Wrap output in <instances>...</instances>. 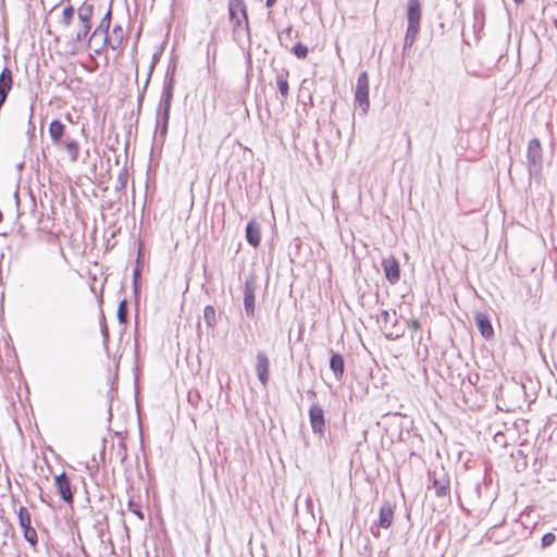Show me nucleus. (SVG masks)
Wrapping results in <instances>:
<instances>
[{"instance_id": "35", "label": "nucleus", "mask_w": 557, "mask_h": 557, "mask_svg": "<svg viewBox=\"0 0 557 557\" xmlns=\"http://www.w3.org/2000/svg\"><path fill=\"white\" fill-rule=\"evenodd\" d=\"M126 184H127V172H126V170H122L116 177L114 188L116 191H121L126 187Z\"/></svg>"}, {"instance_id": "48", "label": "nucleus", "mask_w": 557, "mask_h": 557, "mask_svg": "<svg viewBox=\"0 0 557 557\" xmlns=\"http://www.w3.org/2000/svg\"><path fill=\"white\" fill-rule=\"evenodd\" d=\"M407 147H408V150H410V148H411V140H410V138H408Z\"/></svg>"}, {"instance_id": "31", "label": "nucleus", "mask_w": 557, "mask_h": 557, "mask_svg": "<svg viewBox=\"0 0 557 557\" xmlns=\"http://www.w3.org/2000/svg\"><path fill=\"white\" fill-rule=\"evenodd\" d=\"M116 315L120 324H125L127 322L128 309L126 299H122L120 301Z\"/></svg>"}, {"instance_id": "36", "label": "nucleus", "mask_w": 557, "mask_h": 557, "mask_svg": "<svg viewBox=\"0 0 557 557\" xmlns=\"http://www.w3.org/2000/svg\"><path fill=\"white\" fill-rule=\"evenodd\" d=\"M127 508L131 512H133L135 516H137L140 520H144V513L140 509V505L133 502L132 499L127 503Z\"/></svg>"}, {"instance_id": "47", "label": "nucleus", "mask_w": 557, "mask_h": 557, "mask_svg": "<svg viewBox=\"0 0 557 557\" xmlns=\"http://www.w3.org/2000/svg\"><path fill=\"white\" fill-rule=\"evenodd\" d=\"M513 527L517 529H522V525L518 523L517 521L513 522Z\"/></svg>"}, {"instance_id": "44", "label": "nucleus", "mask_w": 557, "mask_h": 557, "mask_svg": "<svg viewBox=\"0 0 557 557\" xmlns=\"http://www.w3.org/2000/svg\"><path fill=\"white\" fill-rule=\"evenodd\" d=\"M401 334L398 332L391 331L388 334H386L387 338H398Z\"/></svg>"}, {"instance_id": "15", "label": "nucleus", "mask_w": 557, "mask_h": 557, "mask_svg": "<svg viewBox=\"0 0 557 557\" xmlns=\"http://www.w3.org/2000/svg\"><path fill=\"white\" fill-rule=\"evenodd\" d=\"M111 7L106 12L104 16L100 21L99 25L96 27V29L91 33V35L88 38V42H91L92 40H97L98 36L101 35L104 37L107 34H109L110 25H111Z\"/></svg>"}, {"instance_id": "43", "label": "nucleus", "mask_w": 557, "mask_h": 557, "mask_svg": "<svg viewBox=\"0 0 557 557\" xmlns=\"http://www.w3.org/2000/svg\"><path fill=\"white\" fill-rule=\"evenodd\" d=\"M8 95L7 92H3V91H0V108L4 104L7 98H8Z\"/></svg>"}, {"instance_id": "34", "label": "nucleus", "mask_w": 557, "mask_h": 557, "mask_svg": "<svg viewBox=\"0 0 557 557\" xmlns=\"http://www.w3.org/2000/svg\"><path fill=\"white\" fill-rule=\"evenodd\" d=\"M290 50L298 59H306L309 52L308 47L302 42L295 44Z\"/></svg>"}, {"instance_id": "37", "label": "nucleus", "mask_w": 557, "mask_h": 557, "mask_svg": "<svg viewBox=\"0 0 557 557\" xmlns=\"http://www.w3.org/2000/svg\"><path fill=\"white\" fill-rule=\"evenodd\" d=\"M100 329H101V335H102V341H103V346L106 349H108V344H109V330H108V326H107V323H106V320H104V317H102V320L100 322Z\"/></svg>"}, {"instance_id": "24", "label": "nucleus", "mask_w": 557, "mask_h": 557, "mask_svg": "<svg viewBox=\"0 0 557 557\" xmlns=\"http://www.w3.org/2000/svg\"><path fill=\"white\" fill-rule=\"evenodd\" d=\"M396 311L389 312L388 310H382L379 317V323L382 324L384 330H387V325L392 324L395 326L396 324Z\"/></svg>"}, {"instance_id": "27", "label": "nucleus", "mask_w": 557, "mask_h": 557, "mask_svg": "<svg viewBox=\"0 0 557 557\" xmlns=\"http://www.w3.org/2000/svg\"><path fill=\"white\" fill-rule=\"evenodd\" d=\"M169 120L170 117L157 116L156 128L159 129V138L161 139V143H163L166 137Z\"/></svg>"}, {"instance_id": "46", "label": "nucleus", "mask_w": 557, "mask_h": 557, "mask_svg": "<svg viewBox=\"0 0 557 557\" xmlns=\"http://www.w3.org/2000/svg\"><path fill=\"white\" fill-rule=\"evenodd\" d=\"M276 1H277V0H265V5H267L268 8H271V7H273V5L275 4V2H276Z\"/></svg>"}, {"instance_id": "2", "label": "nucleus", "mask_w": 557, "mask_h": 557, "mask_svg": "<svg viewBox=\"0 0 557 557\" xmlns=\"http://www.w3.org/2000/svg\"><path fill=\"white\" fill-rule=\"evenodd\" d=\"M421 3L419 0H408L407 4V30L404 40V49L410 48L420 32V23H421Z\"/></svg>"}, {"instance_id": "38", "label": "nucleus", "mask_w": 557, "mask_h": 557, "mask_svg": "<svg viewBox=\"0 0 557 557\" xmlns=\"http://www.w3.org/2000/svg\"><path fill=\"white\" fill-rule=\"evenodd\" d=\"M292 34H293V27L292 26H287L286 28H284L278 34V40H280L282 46L287 47V44H285V40L292 38Z\"/></svg>"}, {"instance_id": "30", "label": "nucleus", "mask_w": 557, "mask_h": 557, "mask_svg": "<svg viewBox=\"0 0 557 557\" xmlns=\"http://www.w3.org/2000/svg\"><path fill=\"white\" fill-rule=\"evenodd\" d=\"M91 26L92 25L83 24L82 22H79L78 29L73 39L74 42L79 44L83 40H85L87 38L88 34L90 33Z\"/></svg>"}, {"instance_id": "1", "label": "nucleus", "mask_w": 557, "mask_h": 557, "mask_svg": "<svg viewBox=\"0 0 557 557\" xmlns=\"http://www.w3.org/2000/svg\"><path fill=\"white\" fill-rule=\"evenodd\" d=\"M228 16L233 24L234 36L240 38L244 35L249 41L250 32L245 0H230Z\"/></svg>"}, {"instance_id": "3", "label": "nucleus", "mask_w": 557, "mask_h": 557, "mask_svg": "<svg viewBox=\"0 0 557 557\" xmlns=\"http://www.w3.org/2000/svg\"><path fill=\"white\" fill-rule=\"evenodd\" d=\"M527 162L530 178H537L543 169V153L541 141L533 138L528 144Z\"/></svg>"}, {"instance_id": "49", "label": "nucleus", "mask_w": 557, "mask_h": 557, "mask_svg": "<svg viewBox=\"0 0 557 557\" xmlns=\"http://www.w3.org/2000/svg\"><path fill=\"white\" fill-rule=\"evenodd\" d=\"M513 1H515V3H517V4H520V3H522L524 0H513Z\"/></svg>"}, {"instance_id": "18", "label": "nucleus", "mask_w": 557, "mask_h": 557, "mask_svg": "<svg viewBox=\"0 0 557 557\" xmlns=\"http://www.w3.org/2000/svg\"><path fill=\"white\" fill-rule=\"evenodd\" d=\"M94 10L95 8L92 3L84 1L77 9L78 21L83 24L92 25L91 18L94 15Z\"/></svg>"}, {"instance_id": "23", "label": "nucleus", "mask_w": 557, "mask_h": 557, "mask_svg": "<svg viewBox=\"0 0 557 557\" xmlns=\"http://www.w3.org/2000/svg\"><path fill=\"white\" fill-rule=\"evenodd\" d=\"M64 147H65L66 152L70 156L71 161L72 162H76L77 159H78V153H79V144H78V141L75 140V139H67L64 143Z\"/></svg>"}, {"instance_id": "10", "label": "nucleus", "mask_w": 557, "mask_h": 557, "mask_svg": "<svg viewBox=\"0 0 557 557\" xmlns=\"http://www.w3.org/2000/svg\"><path fill=\"white\" fill-rule=\"evenodd\" d=\"M256 372L258 380L262 384L263 387L268 385L269 382V368L270 360L265 351L259 350L256 355Z\"/></svg>"}, {"instance_id": "16", "label": "nucleus", "mask_w": 557, "mask_h": 557, "mask_svg": "<svg viewBox=\"0 0 557 557\" xmlns=\"http://www.w3.org/2000/svg\"><path fill=\"white\" fill-rule=\"evenodd\" d=\"M330 369L332 370L335 379L341 381L344 376L345 362L339 352H332L330 358Z\"/></svg>"}, {"instance_id": "26", "label": "nucleus", "mask_w": 557, "mask_h": 557, "mask_svg": "<svg viewBox=\"0 0 557 557\" xmlns=\"http://www.w3.org/2000/svg\"><path fill=\"white\" fill-rule=\"evenodd\" d=\"M17 517H18V524L22 530L25 528L32 527L30 513L26 507H23V506L20 507V509L17 511Z\"/></svg>"}, {"instance_id": "14", "label": "nucleus", "mask_w": 557, "mask_h": 557, "mask_svg": "<svg viewBox=\"0 0 557 557\" xmlns=\"http://www.w3.org/2000/svg\"><path fill=\"white\" fill-rule=\"evenodd\" d=\"M48 133L53 145L60 146L65 134V125L60 120L54 119L49 124Z\"/></svg>"}, {"instance_id": "45", "label": "nucleus", "mask_w": 557, "mask_h": 557, "mask_svg": "<svg viewBox=\"0 0 557 557\" xmlns=\"http://www.w3.org/2000/svg\"><path fill=\"white\" fill-rule=\"evenodd\" d=\"M411 329L414 331L420 329V323L417 320L412 321Z\"/></svg>"}, {"instance_id": "21", "label": "nucleus", "mask_w": 557, "mask_h": 557, "mask_svg": "<svg viewBox=\"0 0 557 557\" xmlns=\"http://www.w3.org/2000/svg\"><path fill=\"white\" fill-rule=\"evenodd\" d=\"M174 85L175 81L173 79V75H165L164 83H163V89L161 94L162 100H173V94H174Z\"/></svg>"}, {"instance_id": "4", "label": "nucleus", "mask_w": 557, "mask_h": 557, "mask_svg": "<svg viewBox=\"0 0 557 557\" xmlns=\"http://www.w3.org/2000/svg\"><path fill=\"white\" fill-rule=\"evenodd\" d=\"M355 103L367 113L370 107L369 101V77L367 72L358 75L355 90Z\"/></svg>"}, {"instance_id": "6", "label": "nucleus", "mask_w": 557, "mask_h": 557, "mask_svg": "<svg viewBox=\"0 0 557 557\" xmlns=\"http://www.w3.org/2000/svg\"><path fill=\"white\" fill-rule=\"evenodd\" d=\"M309 421L312 432L319 438H322L325 433V418L323 408L314 403L309 408Z\"/></svg>"}, {"instance_id": "39", "label": "nucleus", "mask_w": 557, "mask_h": 557, "mask_svg": "<svg viewBox=\"0 0 557 557\" xmlns=\"http://www.w3.org/2000/svg\"><path fill=\"white\" fill-rule=\"evenodd\" d=\"M556 541V535L553 532L545 533L542 536V547L546 548L552 546Z\"/></svg>"}, {"instance_id": "5", "label": "nucleus", "mask_w": 557, "mask_h": 557, "mask_svg": "<svg viewBox=\"0 0 557 557\" xmlns=\"http://www.w3.org/2000/svg\"><path fill=\"white\" fill-rule=\"evenodd\" d=\"M257 281L256 275L250 273L244 285V308L247 317H255V299H256Z\"/></svg>"}, {"instance_id": "8", "label": "nucleus", "mask_w": 557, "mask_h": 557, "mask_svg": "<svg viewBox=\"0 0 557 557\" xmlns=\"http://www.w3.org/2000/svg\"><path fill=\"white\" fill-rule=\"evenodd\" d=\"M394 521V506L391 502L385 500L379 510L377 523L371 525V532L375 537L380 536V532L375 531V527L388 529Z\"/></svg>"}, {"instance_id": "9", "label": "nucleus", "mask_w": 557, "mask_h": 557, "mask_svg": "<svg viewBox=\"0 0 557 557\" xmlns=\"http://www.w3.org/2000/svg\"><path fill=\"white\" fill-rule=\"evenodd\" d=\"M382 268L385 278L392 284L398 283L400 280V267L398 260L394 256H389L382 260Z\"/></svg>"}, {"instance_id": "13", "label": "nucleus", "mask_w": 557, "mask_h": 557, "mask_svg": "<svg viewBox=\"0 0 557 557\" xmlns=\"http://www.w3.org/2000/svg\"><path fill=\"white\" fill-rule=\"evenodd\" d=\"M245 232L247 243L253 248H257L261 242L260 224L255 220H250L246 225Z\"/></svg>"}, {"instance_id": "19", "label": "nucleus", "mask_w": 557, "mask_h": 557, "mask_svg": "<svg viewBox=\"0 0 557 557\" xmlns=\"http://www.w3.org/2000/svg\"><path fill=\"white\" fill-rule=\"evenodd\" d=\"M13 86V74L12 71L4 66L0 73V91L9 94Z\"/></svg>"}, {"instance_id": "22", "label": "nucleus", "mask_w": 557, "mask_h": 557, "mask_svg": "<svg viewBox=\"0 0 557 557\" xmlns=\"http://www.w3.org/2000/svg\"><path fill=\"white\" fill-rule=\"evenodd\" d=\"M505 525L493 527L487 532L490 541H494L496 544H500L508 540V535L504 533Z\"/></svg>"}, {"instance_id": "40", "label": "nucleus", "mask_w": 557, "mask_h": 557, "mask_svg": "<svg viewBox=\"0 0 557 557\" xmlns=\"http://www.w3.org/2000/svg\"><path fill=\"white\" fill-rule=\"evenodd\" d=\"M139 277H140V272H139V269L136 268L133 272V289H134L135 296H137V294L139 293Z\"/></svg>"}, {"instance_id": "29", "label": "nucleus", "mask_w": 557, "mask_h": 557, "mask_svg": "<svg viewBox=\"0 0 557 557\" xmlns=\"http://www.w3.org/2000/svg\"><path fill=\"white\" fill-rule=\"evenodd\" d=\"M157 59H158V55L154 53L153 57H152V62L149 66V72H148V75H147V78L145 81V85H144V88H143V91L139 92L138 95V107L140 108L143 101H144V97H145V91L149 85V82H150V77L152 75V72H153V69H154V65H156V62H157Z\"/></svg>"}, {"instance_id": "32", "label": "nucleus", "mask_w": 557, "mask_h": 557, "mask_svg": "<svg viewBox=\"0 0 557 557\" xmlns=\"http://www.w3.org/2000/svg\"><path fill=\"white\" fill-rule=\"evenodd\" d=\"M24 539L29 545L36 546L38 543L37 532L33 527L23 529Z\"/></svg>"}, {"instance_id": "42", "label": "nucleus", "mask_w": 557, "mask_h": 557, "mask_svg": "<svg viewBox=\"0 0 557 557\" xmlns=\"http://www.w3.org/2000/svg\"><path fill=\"white\" fill-rule=\"evenodd\" d=\"M175 72H176V65L175 64L169 65L165 75H170V76L173 75V79L175 81Z\"/></svg>"}, {"instance_id": "28", "label": "nucleus", "mask_w": 557, "mask_h": 557, "mask_svg": "<svg viewBox=\"0 0 557 557\" xmlns=\"http://www.w3.org/2000/svg\"><path fill=\"white\" fill-rule=\"evenodd\" d=\"M75 9L73 5H66L62 11V18L60 21L61 25L64 27H70L74 17Z\"/></svg>"}, {"instance_id": "25", "label": "nucleus", "mask_w": 557, "mask_h": 557, "mask_svg": "<svg viewBox=\"0 0 557 557\" xmlns=\"http://www.w3.org/2000/svg\"><path fill=\"white\" fill-rule=\"evenodd\" d=\"M203 320L208 327H214L216 324V314L213 306L208 305L203 309Z\"/></svg>"}, {"instance_id": "7", "label": "nucleus", "mask_w": 557, "mask_h": 557, "mask_svg": "<svg viewBox=\"0 0 557 557\" xmlns=\"http://www.w3.org/2000/svg\"><path fill=\"white\" fill-rule=\"evenodd\" d=\"M123 39L124 32L122 26L114 25L111 34H107L104 37H102L101 44L98 48L95 49V53L101 54L106 48L117 50L121 47Z\"/></svg>"}, {"instance_id": "11", "label": "nucleus", "mask_w": 557, "mask_h": 557, "mask_svg": "<svg viewBox=\"0 0 557 557\" xmlns=\"http://www.w3.org/2000/svg\"><path fill=\"white\" fill-rule=\"evenodd\" d=\"M54 483H55V486L58 488L61 499L67 504H72L73 503V492H72L71 482H70L67 475L64 472H62L61 474H59L54 478Z\"/></svg>"}, {"instance_id": "41", "label": "nucleus", "mask_w": 557, "mask_h": 557, "mask_svg": "<svg viewBox=\"0 0 557 557\" xmlns=\"http://www.w3.org/2000/svg\"><path fill=\"white\" fill-rule=\"evenodd\" d=\"M481 490H482V483L480 481L475 482L474 486H473V493L475 494L476 498L481 497Z\"/></svg>"}, {"instance_id": "20", "label": "nucleus", "mask_w": 557, "mask_h": 557, "mask_svg": "<svg viewBox=\"0 0 557 557\" xmlns=\"http://www.w3.org/2000/svg\"><path fill=\"white\" fill-rule=\"evenodd\" d=\"M276 84L281 96L286 99L289 94L288 72L283 71L276 75Z\"/></svg>"}, {"instance_id": "17", "label": "nucleus", "mask_w": 557, "mask_h": 557, "mask_svg": "<svg viewBox=\"0 0 557 557\" xmlns=\"http://www.w3.org/2000/svg\"><path fill=\"white\" fill-rule=\"evenodd\" d=\"M433 487L437 497L450 498L449 479L445 474L440 478L434 476Z\"/></svg>"}, {"instance_id": "33", "label": "nucleus", "mask_w": 557, "mask_h": 557, "mask_svg": "<svg viewBox=\"0 0 557 557\" xmlns=\"http://www.w3.org/2000/svg\"><path fill=\"white\" fill-rule=\"evenodd\" d=\"M172 101L160 99V104L157 110V116L170 117Z\"/></svg>"}, {"instance_id": "12", "label": "nucleus", "mask_w": 557, "mask_h": 557, "mask_svg": "<svg viewBox=\"0 0 557 557\" xmlns=\"http://www.w3.org/2000/svg\"><path fill=\"white\" fill-rule=\"evenodd\" d=\"M476 327L485 339H491L494 336V329L487 314L483 312H476L474 315Z\"/></svg>"}]
</instances>
